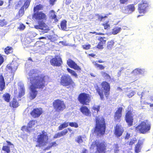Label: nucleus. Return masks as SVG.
I'll return each mask as SVG.
<instances>
[{
    "mask_svg": "<svg viewBox=\"0 0 153 153\" xmlns=\"http://www.w3.org/2000/svg\"><path fill=\"white\" fill-rule=\"evenodd\" d=\"M36 122V121L35 120H32L30 121L27 125V130L28 131L29 130L28 129V128H30L33 126Z\"/></svg>",
    "mask_w": 153,
    "mask_h": 153,
    "instance_id": "nucleus-36",
    "label": "nucleus"
},
{
    "mask_svg": "<svg viewBox=\"0 0 153 153\" xmlns=\"http://www.w3.org/2000/svg\"><path fill=\"white\" fill-rule=\"evenodd\" d=\"M18 66V63L16 61H13L10 64L7 65V68L11 72L12 74V75L10 76V81L13 80L14 73L17 69Z\"/></svg>",
    "mask_w": 153,
    "mask_h": 153,
    "instance_id": "nucleus-8",
    "label": "nucleus"
},
{
    "mask_svg": "<svg viewBox=\"0 0 153 153\" xmlns=\"http://www.w3.org/2000/svg\"><path fill=\"white\" fill-rule=\"evenodd\" d=\"M146 73L145 69L143 68H138L135 69L132 71V73L134 75H143Z\"/></svg>",
    "mask_w": 153,
    "mask_h": 153,
    "instance_id": "nucleus-17",
    "label": "nucleus"
},
{
    "mask_svg": "<svg viewBox=\"0 0 153 153\" xmlns=\"http://www.w3.org/2000/svg\"><path fill=\"white\" fill-rule=\"evenodd\" d=\"M114 40H111L108 41L107 43V48L108 49L111 50L114 46Z\"/></svg>",
    "mask_w": 153,
    "mask_h": 153,
    "instance_id": "nucleus-24",
    "label": "nucleus"
},
{
    "mask_svg": "<svg viewBox=\"0 0 153 153\" xmlns=\"http://www.w3.org/2000/svg\"><path fill=\"white\" fill-rule=\"evenodd\" d=\"M42 7V6L41 5L39 4L37 5L36 6L34 7L33 9L34 12H35L37 10H40Z\"/></svg>",
    "mask_w": 153,
    "mask_h": 153,
    "instance_id": "nucleus-41",
    "label": "nucleus"
},
{
    "mask_svg": "<svg viewBox=\"0 0 153 153\" xmlns=\"http://www.w3.org/2000/svg\"><path fill=\"white\" fill-rule=\"evenodd\" d=\"M51 146H56L57 145V144L56 143V142H54L51 143Z\"/></svg>",
    "mask_w": 153,
    "mask_h": 153,
    "instance_id": "nucleus-59",
    "label": "nucleus"
},
{
    "mask_svg": "<svg viewBox=\"0 0 153 153\" xmlns=\"http://www.w3.org/2000/svg\"><path fill=\"white\" fill-rule=\"evenodd\" d=\"M56 1V0H49V2L50 4L53 5Z\"/></svg>",
    "mask_w": 153,
    "mask_h": 153,
    "instance_id": "nucleus-58",
    "label": "nucleus"
},
{
    "mask_svg": "<svg viewBox=\"0 0 153 153\" xmlns=\"http://www.w3.org/2000/svg\"><path fill=\"white\" fill-rule=\"evenodd\" d=\"M68 122H65L63 124H62L59 127V130H61L67 127L68 126Z\"/></svg>",
    "mask_w": 153,
    "mask_h": 153,
    "instance_id": "nucleus-28",
    "label": "nucleus"
},
{
    "mask_svg": "<svg viewBox=\"0 0 153 153\" xmlns=\"http://www.w3.org/2000/svg\"><path fill=\"white\" fill-rule=\"evenodd\" d=\"M131 137V134L128 133H127L125 137V139L126 140H128Z\"/></svg>",
    "mask_w": 153,
    "mask_h": 153,
    "instance_id": "nucleus-51",
    "label": "nucleus"
},
{
    "mask_svg": "<svg viewBox=\"0 0 153 153\" xmlns=\"http://www.w3.org/2000/svg\"><path fill=\"white\" fill-rule=\"evenodd\" d=\"M81 112L84 114L86 116H89L90 114L89 110L88 108L85 106H83L80 108Z\"/></svg>",
    "mask_w": 153,
    "mask_h": 153,
    "instance_id": "nucleus-23",
    "label": "nucleus"
},
{
    "mask_svg": "<svg viewBox=\"0 0 153 153\" xmlns=\"http://www.w3.org/2000/svg\"><path fill=\"white\" fill-rule=\"evenodd\" d=\"M24 7H22L19 10V16H22L24 13Z\"/></svg>",
    "mask_w": 153,
    "mask_h": 153,
    "instance_id": "nucleus-43",
    "label": "nucleus"
},
{
    "mask_svg": "<svg viewBox=\"0 0 153 153\" xmlns=\"http://www.w3.org/2000/svg\"><path fill=\"white\" fill-rule=\"evenodd\" d=\"M67 64L70 68L75 69L79 70L80 68L75 62L71 59H68L67 61Z\"/></svg>",
    "mask_w": 153,
    "mask_h": 153,
    "instance_id": "nucleus-15",
    "label": "nucleus"
},
{
    "mask_svg": "<svg viewBox=\"0 0 153 153\" xmlns=\"http://www.w3.org/2000/svg\"><path fill=\"white\" fill-rule=\"evenodd\" d=\"M142 133L145 134L148 132L151 128V124L148 121H143L136 127Z\"/></svg>",
    "mask_w": 153,
    "mask_h": 153,
    "instance_id": "nucleus-4",
    "label": "nucleus"
},
{
    "mask_svg": "<svg viewBox=\"0 0 153 153\" xmlns=\"http://www.w3.org/2000/svg\"><path fill=\"white\" fill-rule=\"evenodd\" d=\"M25 27L24 25L23 24H21L20 25L19 28L20 30H23L25 28Z\"/></svg>",
    "mask_w": 153,
    "mask_h": 153,
    "instance_id": "nucleus-54",
    "label": "nucleus"
},
{
    "mask_svg": "<svg viewBox=\"0 0 153 153\" xmlns=\"http://www.w3.org/2000/svg\"><path fill=\"white\" fill-rule=\"evenodd\" d=\"M3 97L5 101L9 102L10 100V95L9 94L6 93L3 95Z\"/></svg>",
    "mask_w": 153,
    "mask_h": 153,
    "instance_id": "nucleus-25",
    "label": "nucleus"
},
{
    "mask_svg": "<svg viewBox=\"0 0 153 153\" xmlns=\"http://www.w3.org/2000/svg\"><path fill=\"white\" fill-rule=\"evenodd\" d=\"M6 142L7 143V145H12L14 147L13 144H12L10 142L7 141Z\"/></svg>",
    "mask_w": 153,
    "mask_h": 153,
    "instance_id": "nucleus-62",
    "label": "nucleus"
},
{
    "mask_svg": "<svg viewBox=\"0 0 153 153\" xmlns=\"http://www.w3.org/2000/svg\"><path fill=\"white\" fill-rule=\"evenodd\" d=\"M55 12L53 10L50 11L49 14V16L52 19H55L56 18V15L55 14Z\"/></svg>",
    "mask_w": 153,
    "mask_h": 153,
    "instance_id": "nucleus-33",
    "label": "nucleus"
},
{
    "mask_svg": "<svg viewBox=\"0 0 153 153\" xmlns=\"http://www.w3.org/2000/svg\"><path fill=\"white\" fill-rule=\"evenodd\" d=\"M106 39V38L104 37H99L98 39L100 40V42L102 43L103 44H105L106 42V39Z\"/></svg>",
    "mask_w": 153,
    "mask_h": 153,
    "instance_id": "nucleus-46",
    "label": "nucleus"
},
{
    "mask_svg": "<svg viewBox=\"0 0 153 153\" xmlns=\"http://www.w3.org/2000/svg\"><path fill=\"white\" fill-rule=\"evenodd\" d=\"M106 17L107 16H102L100 15L98 16V19L99 20H100V21H102V20L103 19Z\"/></svg>",
    "mask_w": 153,
    "mask_h": 153,
    "instance_id": "nucleus-56",
    "label": "nucleus"
},
{
    "mask_svg": "<svg viewBox=\"0 0 153 153\" xmlns=\"http://www.w3.org/2000/svg\"><path fill=\"white\" fill-rule=\"evenodd\" d=\"M61 137H62L61 134H60V132H59L55 135L53 138H57Z\"/></svg>",
    "mask_w": 153,
    "mask_h": 153,
    "instance_id": "nucleus-50",
    "label": "nucleus"
},
{
    "mask_svg": "<svg viewBox=\"0 0 153 153\" xmlns=\"http://www.w3.org/2000/svg\"><path fill=\"white\" fill-rule=\"evenodd\" d=\"M50 62L52 65L59 66L62 64V61L60 57L57 56L51 59Z\"/></svg>",
    "mask_w": 153,
    "mask_h": 153,
    "instance_id": "nucleus-14",
    "label": "nucleus"
},
{
    "mask_svg": "<svg viewBox=\"0 0 153 153\" xmlns=\"http://www.w3.org/2000/svg\"><path fill=\"white\" fill-rule=\"evenodd\" d=\"M75 141L76 142H77L79 144L82 143L83 141V140H82V137L81 135L77 136L76 138Z\"/></svg>",
    "mask_w": 153,
    "mask_h": 153,
    "instance_id": "nucleus-29",
    "label": "nucleus"
},
{
    "mask_svg": "<svg viewBox=\"0 0 153 153\" xmlns=\"http://www.w3.org/2000/svg\"><path fill=\"white\" fill-rule=\"evenodd\" d=\"M121 30L120 27H116L112 30V33L114 35H116L119 33Z\"/></svg>",
    "mask_w": 153,
    "mask_h": 153,
    "instance_id": "nucleus-27",
    "label": "nucleus"
},
{
    "mask_svg": "<svg viewBox=\"0 0 153 153\" xmlns=\"http://www.w3.org/2000/svg\"><path fill=\"white\" fill-rule=\"evenodd\" d=\"M135 94L134 92L132 91L130 93L128 94H127V96L129 97L130 98L132 96H133Z\"/></svg>",
    "mask_w": 153,
    "mask_h": 153,
    "instance_id": "nucleus-52",
    "label": "nucleus"
},
{
    "mask_svg": "<svg viewBox=\"0 0 153 153\" xmlns=\"http://www.w3.org/2000/svg\"><path fill=\"white\" fill-rule=\"evenodd\" d=\"M102 85L103 89L106 91L105 94V95L107 97L108 94V92H109L110 89V86L109 84L106 82H103L102 83Z\"/></svg>",
    "mask_w": 153,
    "mask_h": 153,
    "instance_id": "nucleus-19",
    "label": "nucleus"
},
{
    "mask_svg": "<svg viewBox=\"0 0 153 153\" xmlns=\"http://www.w3.org/2000/svg\"><path fill=\"white\" fill-rule=\"evenodd\" d=\"M4 59L1 54H0V65H1L2 63L3 62Z\"/></svg>",
    "mask_w": 153,
    "mask_h": 153,
    "instance_id": "nucleus-53",
    "label": "nucleus"
},
{
    "mask_svg": "<svg viewBox=\"0 0 153 153\" xmlns=\"http://www.w3.org/2000/svg\"><path fill=\"white\" fill-rule=\"evenodd\" d=\"M97 91L100 95L101 99L102 100L103 98V94L102 91V90L100 89L99 87H97L96 89Z\"/></svg>",
    "mask_w": 153,
    "mask_h": 153,
    "instance_id": "nucleus-30",
    "label": "nucleus"
},
{
    "mask_svg": "<svg viewBox=\"0 0 153 153\" xmlns=\"http://www.w3.org/2000/svg\"><path fill=\"white\" fill-rule=\"evenodd\" d=\"M141 143L139 141L137 143L135 147V152L138 153L140 152L141 148Z\"/></svg>",
    "mask_w": 153,
    "mask_h": 153,
    "instance_id": "nucleus-26",
    "label": "nucleus"
},
{
    "mask_svg": "<svg viewBox=\"0 0 153 153\" xmlns=\"http://www.w3.org/2000/svg\"><path fill=\"white\" fill-rule=\"evenodd\" d=\"M123 132V130L121 127L118 126H116L115 128V134L118 137L121 136Z\"/></svg>",
    "mask_w": 153,
    "mask_h": 153,
    "instance_id": "nucleus-22",
    "label": "nucleus"
},
{
    "mask_svg": "<svg viewBox=\"0 0 153 153\" xmlns=\"http://www.w3.org/2000/svg\"><path fill=\"white\" fill-rule=\"evenodd\" d=\"M96 62H98L99 63H103V62H104V61H103L101 59H100V60H98V61H96Z\"/></svg>",
    "mask_w": 153,
    "mask_h": 153,
    "instance_id": "nucleus-63",
    "label": "nucleus"
},
{
    "mask_svg": "<svg viewBox=\"0 0 153 153\" xmlns=\"http://www.w3.org/2000/svg\"><path fill=\"white\" fill-rule=\"evenodd\" d=\"M103 25L104 26V28L105 29H106L110 27L109 25L107 23L104 24Z\"/></svg>",
    "mask_w": 153,
    "mask_h": 153,
    "instance_id": "nucleus-55",
    "label": "nucleus"
},
{
    "mask_svg": "<svg viewBox=\"0 0 153 153\" xmlns=\"http://www.w3.org/2000/svg\"><path fill=\"white\" fill-rule=\"evenodd\" d=\"M135 7L133 4L128 5L123 7L122 8V12L125 14H130L134 11Z\"/></svg>",
    "mask_w": 153,
    "mask_h": 153,
    "instance_id": "nucleus-11",
    "label": "nucleus"
},
{
    "mask_svg": "<svg viewBox=\"0 0 153 153\" xmlns=\"http://www.w3.org/2000/svg\"><path fill=\"white\" fill-rule=\"evenodd\" d=\"M97 67L99 68L100 69V70L103 69L105 68L102 65L100 64H99V65H98V66Z\"/></svg>",
    "mask_w": 153,
    "mask_h": 153,
    "instance_id": "nucleus-57",
    "label": "nucleus"
},
{
    "mask_svg": "<svg viewBox=\"0 0 153 153\" xmlns=\"http://www.w3.org/2000/svg\"><path fill=\"white\" fill-rule=\"evenodd\" d=\"M128 0H120V2L122 4H124Z\"/></svg>",
    "mask_w": 153,
    "mask_h": 153,
    "instance_id": "nucleus-61",
    "label": "nucleus"
},
{
    "mask_svg": "<svg viewBox=\"0 0 153 153\" xmlns=\"http://www.w3.org/2000/svg\"><path fill=\"white\" fill-rule=\"evenodd\" d=\"M7 22L5 21L4 19L3 20H0V25L2 27L5 25H6Z\"/></svg>",
    "mask_w": 153,
    "mask_h": 153,
    "instance_id": "nucleus-47",
    "label": "nucleus"
},
{
    "mask_svg": "<svg viewBox=\"0 0 153 153\" xmlns=\"http://www.w3.org/2000/svg\"><path fill=\"white\" fill-rule=\"evenodd\" d=\"M37 138V142L38 145H37L36 146L41 147L45 145L48 140L47 133L45 132H42V133L38 136Z\"/></svg>",
    "mask_w": 153,
    "mask_h": 153,
    "instance_id": "nucleus-5",
    "label": "nucleus"
},
{
    "mask_svg": "<svg viewBox=\"0 0 153 153\" xmlns=\"http://www.w3.org/2000/svg\"><path fill=\"white\" fill-rule=\"evenodd\" d=\"M96 119V126L94 132L98 135L99 134H103L105 130V125L104 119L102 117H97Z\"/></svg>",
    "mask_w": 153,
    "mask_h": 153,
    "instance_id": "nucleus-3",
    "label": "nucleus"
},
{
    "mask_svg": "<svg viewBox=\"0 0 153 153\" xmlns=\"http://www.w3.org/2000/svg\"><path fill=\"white\" fill-rule=\"evenodd\" d=\"M67 22L66 20H64L61 23V27L62 30H65L66 29V23Z\"/></svg>",
    "mask_w": 153,
    "mask_h": 153,
    "instance_id": "nucleus-32",
    "label": "nucleus"
},
{
    "mask_svg": "<svg viewBox=\"0 0 153 153\" xmlns=\"http://www.w3.org/2000/svg\"><path fill=\"white\" fill-rule=\"evenodd\" d=\"M68 124L70 126L72 127H74L76 128L78 127V124L75 122H69Z\"/></svg>",
    "mask_w": 153,
    "mask_h": 153,
    "instance_id": "nucleus-40",
    "label": "nucleus"
},
{
    "mask_svg": "<svg viewBox=\"0 0 153 153\" xmlns=\"http://www.w3.org/2000/svg\"><path fill=\"white\" fill-rule=\"evenodd\" d=\"M42 110L41 108L34 109L31 113V115L34 117H39L42 114Z\"/></svg>",
    "mask_w": 153,
    "mask_h": 153,
    "instance_id": "nucleus-16",
    "label": "nucleus"
},
{
    "mask_svg": "<svg viewBox=\"0 0 153 153\" xmlns=\"http://www.w3.org/2000/svg\"><path fill=\"white\" fill-rule=\"evenodd\" d=\"M30 0H27L25 3V4L22 7H24V8L25 7V8L26 9H27L29 5V4L30 3Z\"/></svg>",
    "mask_w": 153,
    "mask_h": 153,
    "instance_id": "nucleus-42",
    "label": "nucleus"
},
{
    "mask_svg": "<svg viewBox=\"0 0 153 153\" xmlns=\"http://www.w3.org/2000/svg\"><path fill=\"white\" fill-rule=\"evenodd\" d=\"M19 89V97L21 98L22 96L24 95L25 93V88L24 85L22 82H19L18 83Z\"/></svg>",
    "mask_w": 153,
    "mask_h": 153,
    "instance_id": "nucleus-18",
    "label": "nucleus"
},
{
    "mask_svg": "<svg viewBox=\"0 0 153 153\" xmlns=\"http://www.w3.org/2000/svg\"><path fill=\"white\" fill-rule=\"evenodd\" d=\"M78 99L81 103L85 105H87L90 100L89 95L85 93L81 94L79 96Z\"/></svg>",
    "mask_w": 153,
    "mask_h": 153,
    "instance_id": "nucleus-10",
    "label": "nucleus"
},
{
    "mask_svg": "<svg viewBox=\"0 0 153 153\" xmlns=\"http://www.w3.org/2000/svg\"><path fill=\"white\" fill-rule=\"evenodd\" d=\"M33 19H35L38 25H34L35 28L43 30L47 33L50 30L49 27L45 23L47 19L46 15L42 12L35 13L33 15Z\"/></svg>",
    "mask_w": 153,
    "mask_h": 153,
    "instance_id": "nucleus-2",
    "label": "nucleus"
},
{
    "mask_svg": "<svg viewBox=\"0 0 153 153\" xmlns=\"http://www.w3.org/2000/svg\"><path fill=\"white\" fill-rule=\"evenodd\" d=\"M125 119L128 126L132 125L134 119L133 114L130 111H128L126 114Z\"/></svg>",
    "mask_w": 153,
    "mask_h": 153,
    "instance_id": "nucleus-12",
    "label": "nucleus"
},
{
    "mask_svg": "<svg viewBox=\"0 0 153 153\" xmlns=\"http://www.w3.org/2000/svg\"><path fill=\"white\" fill-rule=\"evenodd\" d=\"M123 110V108L120 107L118 108L115 114L114 119L117 120H119L122 115V111Z\"/></svg>",
    "mask_w": 153,
    "mask_h": 153,
    "instance_id": "nucleus-20",
    "label": "nucleus"
},
{
    "mask_svg": "<svg viewBox=\"0 0 153 153\" xmlns=\"http://www.w3.org/2000/svg\"><path fill=\"white\" fill-rule=\"evenodd\" d=\"M5 83L3 76L0 75V91H2L5 88Z\"/></svg>",
    "mask_w": 153,
    "mask_h": 153,
    "instance_id": "nucleus-21",
    "label": "nucleus"
},
{
    "mask_svg": "<svg viewBox=\"0 0 153 153\" xmlns=\"http://www.w3.org/2000/svg\"><path fill=\"white\" fill-rule=\"evenodd\" d=\"M102 75L104 78L106 79L107 80L109 81L111 79V77L110 76L105 72L102 73Z\"/></svg>",
    "mask_w": 153,
    "mask_h": 153,
    "instance_id": "nucleus-39",
    "label": "nucleus"
},
{
    "mask_svg": "<svg viewBox=\"0 0 153 153\" xmlns=\"http://www.w3.org/2000/svg\"><path fill=\"white\" fill-rule=\"evenodd\" d=\"M137 141V139L135 138H132L130 139V141L127 143V144L132 146Z\"/></svg>",
    "mask_w": 153,
    "mask_h": 153,
    "instance_id": "nucleus-35",
    "label": "nucleus"
},
{
    "mask_svg": "<svg viewBox=\"0 0 153 153\" xmlns=\"http://www.w3.org/2000/svg\"><path fill=\"white\" fill-rule=\"evenodd\" d=\"M53 105L55 110L58 112L63 111L65 108L63 101L59 100H57L53 102Z\"/></svg>",
    "mask_w": 153,
    "mask_h": 153,
    "instance_id": "nucleus-7",
    "label": "nucleus"
},
{
    "mask_svg": "<svg viewBox=\"0 0 153 153\" xmlns=\"http://www.w3.org/2000/svg\"><path fill=\"white\" fill-rule=\"evenodd\" d=\"M2 149V150L5 151L6 152H10V147L7 146H3Z\"/></svg>",
    "mask_w": 153,
    "mask_h": 153,
    "instance_id": "nucleus-38",
    "label": "nucleus"
},
{
    "mask_svg": "<svg viewBox=\"0 0 153 153\" xmlns=\"http://www.w3.org/2000/svg\"><path fill=\"white\" fill-rule=\"evenodd\" d=\"M100 108V105H94L93 107V109L94 111H96L97 113L99 111Z\"/></svg>",
    "mask_w": 153,
    "mask_h": 153,
    "instance_id": "nucleus-44",
    "label": "nucleus"
},
{
    "mask_svg": "<svg viewBox=\"0 0 153 153\" xmlns=\"http://www.w3.org/2000/svg\"><path fill=\"white\" fill-rule=\"evenodd\" d=\"M71 77L68 74L63 75L61 78L60 83L64 86H68L74 83Z\"/></svg>",
    "mask_w": 153,
    "mask_h": 153,
    "instance_id": "nucleus-6",
    "label": "nucleus"
},
{
    "mask_svg": "<svg viewBox=\"0 0 153 153\" xmlns=\"http://www.w3.org/2000/svg\"><path fill=\"white\" fill-rule=\"evenodd\" d=\"M38 71L36 69L30 70L27 74L28 82H30V98L34 99L37 94L36 89L43 88L44 87L45 80L44 77L37 74Z\"/></svg>",
    "mask_w": 153,
    "mask_h": 153,
    "instance_id": "nucleus-1",
    "label": "nucleus"
},
{
    "mask_svg": "<svg viewBox=\"0 0 153 153\" xmlns=\"http://www.w3.org/2000/svg\"><path fill=\"white\" fill-rule=\"evenodd\" d=\"M67 70L68 72L70 73L72 76H74L76 77H77V75L76 73L74 71L71 70L69 68H67Z\"/></svg>",
    "mask_w": 153,
    "mask_h": 153,
    "instance_id": "nucleus-37",
    "label": "nucleus"
},
{
    "mask_svg": "<svg viewBox=\"0 0 153 153\" xmlns=\"http://www.w3.org/2000/svg\"><path fill=\"white\" fill-rule=\"evenodd\" d=\"M97 146V152L96 153H105V144L102 142H96Z\"/></svg>",
    "mask_w": 153,
    "mask_h": 153,
    "instance_id": "nucleus-13",
    "label": "nucleus"
},
{
    "mask_svg": "<svg viewBox=\"0 0 153 153\" xmlns=\"http://www.w3.org/2000/svg\"><path fill=\"white\" fill-rule=\"evenodd\" d=\"M143 94H144V93H143V92H142L141 93V94H140V92H138L137 93V94L138 95L140 96V95H141V97H140L141 98H142V97L143 96Z\"/></svg>",
    "mask_w": 153,
    "mask_h": 153,
    "instance_id": "nucleus-60",
    "label": "nucleus"
},
{
    "mask_svg": "<svg viewBox=\"0 0 153 153\" xmlns=\"http://www.w3.org/2000/svg\"><path fill=\"white\" fill-rule=\"evenodd\" d=\"M93 63L94 65L96 66L97 67L98 66V65H99V64H98L97 63H96V62H93Z\"/></svg>",
    "mask_w": 153,
    "mask_h": 153,
    "instance_id": "nucleus-64",
    "label": "nucleus"
},
{
    "mask_svg": "<svg viewBox=\"0 0 153 153\" xmlns=\"http://www.w3.org/2000/svg\"><path fill=\"white\" fill-rule=\"evenodd\" d=\"M68 132V130L67 129H64L63 131L60 132V134H61L62 136L65 135Z\"/></svg>",
    "mask_w": 153,
    "mask_h": 153,
    "instance_id": "nucleus-48",
    "label": "nucleus"
},
{
    "mask_svg": "<svg viewBox=\"0 0 153 153\" xmlns=\"http://www.w3.org/2000/svg\"><path fill=\"white\" fill-rule=\"evenodd\" d=\"M13 51L12 48L11 47L7 46L4 49V52L7 54L11 53Z\"/></svg>",
    "mask_w": 153,
    "mask_h": 153,
    "instance_id": "nucleus-34",
    "label": "nucleus"
},
{
    "mask_svg": "<svg viewBox=\"0 0 153 153\" xmlns=\"http://www.w3.org/2000/svg\"><path fill=\"white\" fill-rule=\"evenodd\" d=\"M105 44L99 42L97 45V48L99 49H102L104 48V45Z\"/></svg>",
    "mask_w": 153,
    "mask_h": 153,
    "instance_id": "nucleus-45",
    "label": "nucleus"
},
{
    "mask_svg": "<svg viewBox=\"0 0 153 153\" xmlns=\"http://www.w3.org/2000/svg\"><path fill=\"white\" fill-rule=\"evenodd\" d=\"M148 8V0H142L141 4L139 5L138 10L140 13H144L147 11Z\"/></svg>",
    "mask_w": 153,
    "mask_h": 153,
    "instance_id": "nucleus-9",
    "label": "nucleus"
},
{
    "mask_svg": "<svg viewBox=\"0 0 153 153\" xmlns=\"http://www.w3.org/2000/svg\"><path fill=\"white\" fill-rule=\"evenodd\" d=\"M10 106L13 108H16L18 106V103L16 100H14L12 102H10Z\"/></svg>",
    "mask_w": 153,
    "mask_h": 153,
    "instance_id": "nucleus-31",
    "label": "nucleus"
},
{
    "mask_svg": "<svg viewBox=\"0 0 153 153\" xmlns=\"http://www.w3.org/2000/svg\"><path fill=\"white\" fill-rule=\"evenodd\" d=\"M90 45H82L83 48L86 50L89 49L90 48Z\"/></svg>",
    "mask_w": 153,
    "mask_h": 153,
    "instance_id": "nucleus-49",
    "label": "nucleus"
}]
</instances>
